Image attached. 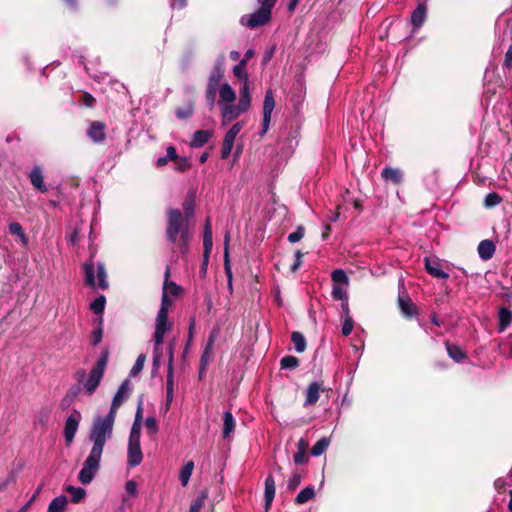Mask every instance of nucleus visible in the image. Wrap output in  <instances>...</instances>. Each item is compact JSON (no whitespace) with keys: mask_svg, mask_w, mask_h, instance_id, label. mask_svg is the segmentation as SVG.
I'll list each match as a JSON object with an SVG mask.
<instances>
[{"mask_svg":"<svg viewBox=\"0 0 512 512\" xmlns=\"http://www.w3.org/2000/svg\"><path fill=\"white\" fill-rule=\"evenodd\" d=\"M218 89L208 88L206 89V100L210 108H212L216 101V94Z\"/></svg>","mask_w":512,"mask_h":512,"instance_id":"obj_60","label":"nucleus"},{"mask_svg":"<svg viewBox=\"0 0 512 512\" xmlns=\"http://www.w3.org/2000/svg\"><path fill=\"white\" fill-rule=\"evenodd\" d=\"M504 65L507 68L512 69V44L509 46L505 54Z\"/></svg>","mask_w":512,"mask_h":512,"instance_id":"obj_64","label":"nucleus"},{"mask_svg":"<svg viewBox=\"0 0 512 512\" xmlns=\"http://www.w3.org/2000/svg\"><path fill=\"white\" fill-rule=\"evenodd\" d=\"M329 444H330V440L327 437H322L313 445V447L311 449V454L314 457H318V456L322 455L328 448Z\"/></svg>","mask_w":512,"mask_h":512,"instance_id":"obj_35","label":"nucleus"},{"mask_svg":"<svg viewBox=\"0 0 512 512\" xmlns=\"http://www.w3.org/2000/svg\"><path fill=\"white\" fill-rule=\"evenodd\" d=\"M67 502V498L64 495L55 497L49 503L47 512H64Z\"/></svg>","mask_w":512,"mask_h":512,"instance_id":"obj_29","label":"nucleus"},{"mask_svg":"<svg viewBox=\"0 0 512 512\" xmlns=\"http://www.w3.org/2000/svg\"><path fill=\"white\" fill-rule=\"evenodd\" d=\"M235 429V420L230 411H225L223 413V437L229 438L230 435L234 432Z\"/></svg>","mask_w":512,"mask_h":512,"instance_id":"obj_25","label":"nucleus"},{"mask_svg":"<svg viewBox=\"0 0 512 512\" xmlns=\"http://www.w3.org/2000/svg\"><path fill=\"white\" fill-rule=\"evenodd\" d=\"M301 481H302L301 474L298 472H293L288 480V483H287L288 490H290V491L296 490V488L300 485Z\"/></svg>","mask_w":512,"mask_h":512,"instance_id":"obj_49","label":"nucleus"},{"mask_svg":"<svg viewBox=\"0 0 512 512\" xmlns=\"http://www.w3.org/2000/svg\"><path fill=\"white\" fill-rule=\"evenodd\" d=\"M170 305H171V300L169 299V297L167 295V291H162L161 305H160L159 311L164 310L165 314L168 315Z\"/></svg>","mask_w":512,"mask_h":512,"instance_id":"obj_59","label":"nucleus"},{"mask_svg":"<svg viewBox=\"0 0 512 512\" xmlns=\"http://www.w3.org/2000/svg\"><path fill=\"white\" fill-rule=\"evenodd\" d=\"M495 245L490 240H482L478 245V254L482 260H489L493 257Z\"/></svg>","mask_w":512,"mask_h":512,"instance_id":"obj_20","label":"nucleus"},{"mask_svg":"<svg viewBox=\"0 0 512 512\" xmlns=\"http://www.w3.org/2000/svg\"><path fill=\"white\" fill-rule=\"evenodd\" d=\"M224 72L217 69H212L208 78L207 87L218 89L220 87V81L223 78Z\"/></svg>","mask_w":512,"mask_h":512,"instance_id":"obj_38","label":"nucleus"},{"mask_svg":"<svg viewBox=\"0 0 512 512\" xmlns=\"http://www.w3.org/2000/svg\"><path fill=\"white\" fill-rule=\"evenodd\" d=\"M185 217L184 219H189L194 213V204L193 201H186L183 205Z\"/></svg>","mask_w":512,"mask_h":512,"instance_id":"obj_63","label":"nucleus"},{"mask_svg":"<svg viewBox=\"0 0 512 512\" xmlns=\"http://www.w3.org/2000/svg\"><path fill=\"white\" fill-rule=\"evenodd\" d=\"M128 466L130 467H136L141 464L143 460V454L141 451L140 442H128Z\"/></svg>","mask_w":512,"mask_h":512,"instance_id":"obj_11","label":"nucleus"},{"mask_svg":"<svg viewBox=\"0 0 512 512\" xmlns=\"http://www.w3.org/2000/svg\"><path fill=\"white\" fill-rule=\"evenodd\" d=\"M211 137V133L206 130H198L194 132L192 140H191V147L193 148H199L202 147L204 144H206Z\"/></svg>","mask_w":512,"mask_h":512,"instance_id":"obj_24","label":"nucleus"},{"mask_svg":"<svg viewBox=\"0 0 512 512\" xmlns=\"http://www.w3.org/2000/svg\"><path fill=\"white\" fill-rule=\"evenodd\" d=\"M304 446H305V441L303 439H300L299 450L293 456L294 463L297 465L304 464L308 461V458H307L305 450H304Z\"/></svg>","mask_w":512,"mask_h":512,"instance_id":"obj_42","label":"nucleus"},{"mask_svg":"<svg viewBox=\"0 0 512 512\" xmlns=\"http://www.w3.org/2000/svg\"><path fill=\"white\" fill-rule=\"evenodd\" d=\"M276 493L275 480L272 474H269L265 479L264 488V510L269 512Z\"/></svg>","mask_w":512,"mask_h":512,"instance_id":"obj_10","label":"nucleus"},{"mask_svg":"<svg viewBox=\"0 0 512 512\" xmlns=\"http://www.w3.org/2000/svg\"><path fill=\"white\" fill-rule=\"evenodd\" d=\"M221 117L222 125L226 126L233 120L237 119L242 113L246 112L244 108H240V105L232 104H221Z\"/></svg>","mask_w":512,"mask_h":512,"instance_id":"obj_9","label":"nucleus"},{"mask_svg":"<svg viewBox=\"0 0 512 512\" xmlns=\"http://www.w3.org/2000/svg\"><path fill=\"white\" fill-rule=\"evenodd\" d=\"M219 92V106L232 104L236 100V93L228 83H223L217 90Z\"/></svg>","mask_w":512,"mask_h":512,"instance_id":"obj_14","label":"nucleus"},{"mask_svg":"<svg viewBox=\"0 0 512 512\" xmlns=\"http://www.w3.org/2000/svg\"><path fill=\"white\" fill-rule=\"evenodd\" d=\"M321 385L318 382H312L309 384L306 390L305 406L315 404L320 397Z\"/></svg>","mask_w":512,"mask_h":512,"instance_id":"obj_18","label":"nucleus"},{"mask_svg":"<svg viewBox=\"0 0 512 512\" xmlns=\"http://www.w3.org/2000/svg\"><path fill=\"white\" fill-rule=\"evenodd\" d=\"M130 391L129 387V380L126 379L122 382V384L119 386L116 394L113 397L114 402L122 404L127 398Z\"/></svg>","mask_w":512,"mask_h":512,"instance_id":"obj_30","label":"nucleus"},{"mask_svg":"<svg viewBox=\"0 0 512 512\" xmlns=\"http://www.w3.org/2000/svg\"><path fill=\"white\" fill-rule=\"evenodd\" d=\"M203 246H204V251L206 252V255L210 254L211 250H212V246H213L212 231H204Z\"/></svg>","mask_w":512,"mask_h":512,"instance_id":"obj_54","label":"nucleus"},{"mask_svg":"<svg viewBox=\"0 0 512 512\" xmlns=\"http://www.w3.org/2000/svg\"><path fill=\"white\" fill-rule=\"evenodd\" d=\"M125 490L130 496H132V497L137 496V493H138L137 483L133 480L127 481L125 484Z\"/></svg>","mask_w":512,"mask_h":512,"instance_id":"obj_62","label":"nucleus"},{"mask_svg":"<svg viewBox=\"0 0 512 512\" xmlns=\"http://www.w3.org/2000/svg\"><path fill=\"white\" fill-rule=\"evenodd\" d=\"M229 233H226L225 239H224V269L225 274L228 279V286L230 289H232V269H231V263H230V257H229Z\"/></svg>","mask_w":512,"mask_h":512,"instance_id":"obj_17","label":"nucleus"},{"mask_svg":"<svg viewBox=\"0 0 512 512\" xmlns=\"http://www.w3.org/2000/svg\"><path fill=\"white\" fill-rule=\"evenodd\" d=\"M82 419L81 413L74 409L65 421L64 426V438L66 443L69 445L73 442L75 435L78 431L79 423Z\"/></svg>","mask_w":512,"mask_h":512,"instance_id":"obj_6","label":"nucleus"},{"mask_svg":"<svg viewBox=\"0 0 512 512\" xmlns=\"http://www.w3.org/2000/svg\"><path fill=\"white\" fill-rule=\"evenodd\" d=\"M107 360V354L101 355L83 382V387L88 395H92L99 386L104 376Z\"/></svg>","mask_w":512,"mask_h":512,"instance_id":"obj_4","label":"nucleus"},{"mask_svg":"<svg viewBox=\"0 0 512 512\" xmlns=\"http://www.w3.org/2000/svg\"><path fill=\"white\" fill-rule=\"evenodd\" d=\"M163 341L161 340L159 343L156 341V338L153 337L154 342V348H153V370L152 372L155 373L161 366L164 352H163Z\"/></svg>","mask_w":512,"mask_h":512,"instance_id":"obj_19","label":"nucleus"},{"mask_svg":"<svg viewBox=\"0 0 512 512\" xmlns=\"http://www.w3.org/2000/svg\"><path fill=\"white\" fill-rule=\"evenodd\" d=\"M353 325H354V322L351 317L345 318L344 323L342 325V334L344 336L350 335L353 330Z\"/></svg>","mask_w":512,"mask_h":512,"instance_id":"obj_61","label":"nucleus"},{"mask_svg":"<svg viewBox=\"0 0 512 512\" xmlns=\"http://www.w3.org/2000/svg\"><path fill=\"white\" fill-rule=\"evenodd\" d=\"M66 491L71 495V500L74 503L81 502L86 495V491L81 487L68 486Z\"/></svg>","mask_w":512,"mask_h":512,"instance_id":"obj_39","label":"nucleus"},{"mask_svg":"<svg viewBox=\"0 0 512 512\" xmlns=\"http://www.w3.org/2000/svg\"><path fill=\"white\" fill-rule=\"evenodd\" d=\"M382 178L391 181L394 184H399L402 181L403 174L398 168L385 167L381 172Z\"/></svg>","mask_w":512,"mask_h":512,"instance_id":"obj_22","label":"nucleus"},{"mask_svg":"<svg viewBox=\"0 0 512 512\" xmlns=\"http://www.w3.org/2000/svg\"><path fill=\"white\" fill-rule=\"evenodd\" d=\"M194 469V462L188 461L185 463V465L181 468L179 473V480L182 484V486H186L190 480V477L192 475Z\"/></svg>","mask_w":512,"mask_h":512,"instance_id":"obj_31","label":"nucleus"},{"mask_svg":"<svg viewBox=\"0 0 512 512\" xmlns=\"http://www.w3.org/2000/svg\"><path fill=\"white\" fill-rule=\"evenodd\" d=\"M315 496V491L313 486H307L302 489L295 498L296 504H304L311 500Z\"/></svg>","mask_w":512,"mask_h":512,"instance_id":"obj_33","label":"nucleus"},{"mask_svg":"<svg viewBox=\"0 0 512 512\" xmlns=\"http://www.w3.org/2000/svg\"><path fill=\"white\" fill-rule=\"evenodd\" d=\"M233 74L236 78L243 81V83L249 82V76L246 72V66L244 65V62H239L233 67Z\"/></svg>","mask_w":512,"mask_h":512,"instance_id":"obj_40","label":"nucleus"},{"mask_svg":"<svg viewBox=\"0 0 512 512\" xmlns=\"http://www.w3.org/2000/svg\"><path fill=\"white\" fill-rule=\"evenodd\" d=\"M332 297L334 300L345 301L348 299L346 286L333 285Z\"/></svg>","mask_w":512,"mask_h":512,"instance_id":"obj_47","label":"nucleus"},{"mask_svg":"<svg viewBox=\"0 0 512 512\" xmlns=\"http://www.w3.org/2000/svg\"><path fill=\"white\" fill-rule=\"evenodd\" d=\"M426 19V6L419 4L411 14V24L413 25V32H416L424 23Z\"/></svg>","mask_w":512,"mask_h":512,"instance_id":"obj_16","label":"nucleus"},{"mask_svg":"<svg viewBox=\"0 0 512 512\" xmlns=\"http://www.w3.org/2000/svg\"><path fill=\"white\" fill-rule=\"evenodd\" d=\"M502 202V197L496 192L488 193L484 199V206L486 208H492Z\"/></svg>","mask_w":512,"mask_h":512,"instance_id":"obj_45","label":"nucleus"},{"mask_svg":"<svg viewBox=\"0 0 512 512\" xmlns=\"http://www.w3.org/2000/svg\"><path fill=\"white\" fill-rule=\"evenodd\" d=\"M102 322H103V319L100 318L99 324L102 325ZM102 336H103V330H102V327L99 326L97 329L93 330V332H92V335H91L92 344L98 345L102 340Z\"/></svg>","mask_w":512,"mask_h":512,"instance_id":"obj_56","label":"nucleus"},{"mask_svg":"<svg viewBox=\"0 0 512 512\" xmlns=\"http://www.w3.org/2000/svg\"><path fill=\"white\" fill-rule=\"evenodd\" d=\"M42 489H43V485L41 484L37 487L36 491L33 493V495L28 500V502L24 506H22L17 512H26L27 509L32 505V503L37 499V497L41 493Z\"/></svg>","mask_w":512,"mask_h":512,"instance_id":"obj_58","label":"nucleus"},{"mask_svg":"<svg viewBox=\"0 0 512 512\" xmlns=\"http://www.w3.org/2000/svg\"><path fill=\"white\" fill-rule=\"evenodd\" d=\"M250 104H251V96H250L249 82L243 83V86L240 89V99H239L238 105H240V108H244L247 111L250 108Z\"/></svg>","mask_w":512,"mask_h":512,"instance_id":"obj_27","label":"nucleus"},{"mask_svg":"<svg viewBox=\"0 0 512 512\" xmlns=\"http://www.w3.org/2000/svg\"><path fill=\"white\" fill-rule=\"evenodd\" d=\"M31 184L35 189L41 193L47 192V186L44 183L42 169L39 166H34L29 174Z\"/></svg>","mask_w":512,"mask_h":512,"instance_id":"obj_13","label":"nucleus"},{"mask_svg":"<svg viewBox=\"0 0 512 512\" xmlns=\"http://www.w3.org/2000/svg\"><path fill=\"white\" fill-rule=\"evenodd\" d=\"M166 391L174 392V365L171 363H168Z\"/></svg>","mask_w":512,"mask_h":512,"instance_id":"obj_50","label":"nucleus"},{"mask_svg":"<svg viewBox=\"0 0 512 512\" xmlns=\"http://www.w3.org/2000/svg\"><path fill=\"white\" fill-rule=\"evenodd\" d=\"M120 405L121 404L112 401L108 414L101 416V418L114 425L116 412Z\"/></svg>","mask_w":512,"mask_h":512,"instance_id":"obj_52","label":"nucleus"},{"mask_svg":"<svg viewBox=\"0 0 512 512\" xmlns=\"http://www.w3.org/2000/svg\"><path fill=\"white\" fill-rule=\"evenodd\" d=\"M270 19L271 12L263 7H260L252 14L243 15L240 19V23L249 28H257L268 23Z\"/></svg>","mask_w":512,"mask_h":512,"instance_id":"obj_5","label":"nucleus"},{"mask_svg":"<svg viewBox=\"0 0 512 512\" xmlns=\"http://www.w3.org/2000/svg\"><path fill=\"white\" fill-rule=\"evenodd\" d=\"M120 405L121 404L112 401L108 414L101 416V418L114 425L116 412Z\"/></svg>","mask_w":512,"mask_h":512,"instance_id":"obj_53","label":"nucleus"},{"mask_svg":"<svg viewBox=\"0 0 512 512\" xmlns=\"http://www.w3.org/2000/svg\"><path fill=\"white\" fill-rule=\"evenodd\" d=\"M498 318V331L501 333L512 323V311L506 307H501L499 309Z\"/></svg>","mask_w":512,"mask_h":512,"instance_id":"obj_21","label":"nucleus"},{"mask_svg":"<svg viewBox=\"0 0 512 512\" xmlns=\"http://www.w3.org/2000/svg\"><path fill=\"white\" fill-rule=\"evenodd\" d=\"M280 365L282 369H295L299 365V360L291 355L284 356L281 361Z\"/></svg>","mask_w":512,"mask_h":512,"instance_id":"obj_46","label":"nucleus"},{"mask_svg":"<svg viewBox=\"0 0 512 512\" xmlns=\"http://www.w3.org/2000/svg\"><path fill=\"white\" fill-rule=\"evenodd\" d=\"M172 324L168 321V315L165 314V311H158L156 321H155V331L154 336L156 341L159 343L161 340H164L165 334L171 329Z\"/></svg>","mask_w":512,"mask_h":512,"instance_id":"obj_8","label":"nucleus"},{"mask_svg":"<svg viewBox=\"0 0 512 512\" xmlns=\"http://www.w3.org/2000/svg\"><path fill=\"white\" fill-rule=\"evenodd\" d=\"M166 236L168 241L185 253L188 248V221L179 209L167 211Z\"/></svg>","mask_w":512,"mask_h":512,"instance_id":"obj_2","label":"nucleus"},{"mask_svg":"<svg viewBox=\"0 0 512 512\" xmlns=\"http://www.w3.org/2000/svg\"><path fill=\"white\" fill-rule=\"evenodd\" d=\"M169 276H170V270H169V268H167L166 272H165V281H164V285H163V291H167V295L171 294L172 296H178L181 293L182 289L175 282L168 281Z\"/></svg>","mask_w":512,"mask_h":512,"instance_id":"obj_28","label":"nucleus"},{"mask_svg":"<svg viewBox=\"0 0 512 512\" xmlns=\"http://www.w3.org/2000/svg\"><path fill=\"white\" fill-rule=\"evenodd\" d=\"M242 127H243V122H237L234 125H232V127L226 132L224 139H223L222 149H221V158L222 159H227L229 157V155L233 149L235 138L241 131Z\"/></svg>","mask_w":512,"mask_h":512,"instance_id":"obj_7","label":"nucleus"},{"mask_svg":"<svg viewBox=\"0 0 512 512\" xmlns=\"http://www.w3.org/2000/svg\"><path fill=\"white\" fill-rule=\"evenodd\" d=\"M85 283L93 289L106 290L109 287L107 273L103 263H94L92 260L84 264Z\"/></svg>","mask_w":512,"mask_h":512,"instance_id":"obj_3","label":"nucleus"},{"mask_svg":"<svg viewBox=\"0 0 512 512\" xmlns=\"http://www.w3.org/2000/svg\"><path fill=\"white\" fill-rule=\"evenodd\" d=\"M106 298L104 295L98 296L91 304L90 309L98 315H101L105 309Z\"/></svg>","mask_w":512,"mask_h":512,"instance_id":"obj_43","label":"nucleus"},{"mask_svg":"<svg viewBox=\"0 0 512 512\" xmlns=\"http://www.w3.org/2000/svg\"><path fill=\"white\" fill-rule=\"evenodd\" d=\"M113 426L101 416L94 418L89 431V439L93 445L78 474V480L83 485L90 484L99 471L104 446L112 437Z\"/></svg>","mask_w":512,"mask_h":512,"instance_id":"obj_1","label":"nucleus"},{"mask_svg":"<svg viewBox=\"0 0 512 512\" xmlns=\"http://www.w3.org/2000/svg\"><path fill=\"white\" fill-rule=\"evenodd\" d=\"M175 113L178 119L186 120L193 115L194 106L192 103H188L184 107L178 108Z\"/></svg>","mask_w":512,"mask_h":512,"instance_id":"obj_44","label":"nucleus"},{"mask_svg":"<svg viewBox=\"0 0 512 512\" xmlns=\"http://www.w3.org/2000/svg\"><path fill=\"white\" fill-rule=\"evenodd\" d=\"M145 426L150 435H154L158 431V424L155 417H147L145 420Z\"/></svg>","mask_w":512,"mask_h":512,"instance_id":"obj_55","label":"nucleus"},{"mask_svg":"<svg viewBox=\"0 0 512 512\" xmlns=\"http://www.w3.org/2000/svg\"><path fill=\"white\" fill-rule=\"evenodd\" d=\"M303 236H304V228L302 226H298L294 232H292L288 235V240L291 243H296V242L300 241L303 238Z\"/></svg>","mask_w":512,"mask_h":512,"instance_id":"obj_57","label":"nucleus"},{"mask_svg":"<svg viewBox=\"0 0 512 512\" xmlns=\"http://www.w3.org/2000/svg\"><path fill=\"white\" fill-rule=\"evenodd\" d=\"M9 232H10V234L19 237L24 245L27 244L28 238L25 235L23 228L19 223L13 222V223L9 224Z\"/></svg>","mask_w":512,"mask_h":512,"instance_id":"obj_41","label":"nucleus"},{"mask_svg":"<svg viewBox=\"0 0 512 512\" xmlns=\"http://www.w3.org/2000/svg\"><path fill=\"white\" fill-rule=\"evenodd\" d=\"M105 130H106V126L104 123L95 121V122L91 123V125L87 131V135L95 143H101L106 138Z\"/></svg>","mask_w":512,"mask_h":512,"instance_id":"obj_12","label":"nucleus"},{"mask_svg":"<svg viewBox=\"0 0 512 512\" xmlns=\"http://www.w3.org/2000/svg\"><path fill=\"white\" fill-rule=\"evenodd\" d=\"M445 346L449 357L452 358L456 363H461L467 359V355L459 346L450 344L449 342H446Z\"/></svg>","mask_w":512,"mask_h":512,"instance_id":"obj_23","label":"nucleus"},{"mask_svg":"<svg viewBox=\"0 0 512 512\" xmlns=\"http://www.w3.org/2000/svg\"><path fill=\"white\" fill-rule=\"evenodd\" d=\"M145 359H146V357L144 354H140L137 357L133 367L130 370V373H129L130 377H135L142 371V369L144 367Z\"/></svg>","mask_w":512,"mask_h":512,"instance_id":"obj_48","label":"nucleus"},{"mask_svg":"<svg viewBox=\"0 0 512 512\" xmlns=\"http://www.w3.org/2000/svg\"><path fill=\"white\" fill-rule=\"evenodd\" d=\"M291 341L294 345L295 351L302 353L306 349V340L302 333L294 331L291 334Z\"/></svg>","mask_w":512,"mask_h":512,"instance_id":"obj_32","label":"nucleus"},{"mask_svg":"<svg viewBox=\"0 0 512 512\" xmlns=\"http://www.w3.org/2000/svg\"><path fill=\"white\" fill-rule=\"evenodd\" d=\"M140 435L141 425L137 423V421H134L129 435V442H140Z\"/></svg>","mask_w":512,"mask_h":512,"instance_id":"obj_51","label":"nucleus"},{"mask_svg":"<svg viewBox=\"0 0 512 512\" xmlns=\"http://www.w3.org/2000/svg\"><path fill=\"white\" fill-rule=\"evenodd\" d=\"M334 285L348 286L349 279L346 272L342 269H336L331 274Z\"/></svg>","mask_w":512,"mask_h":512,"instance_id":"obj_36","label":"nucleus"},{"mask_svg":"<svg viewBox=\"0 0 512 512\" xmlns=\"http://www.w3.org/2000/svg\"><path fill=\"white\" fill-rule=\"evenodd\" d=\"M212 352H213V347L205 346L204 351L201 355V359H200V371H199L200 377L203 376V374L206 371V366L212 359Z\"/></svg>","mask_w":512,"mask_h":512,"instance_id":"obj_37","label":"nucleus"},{"mask_svg":"<svg viewBox=\"0 0 512 512\" xmlns=\"http://www.w3.org/2000/svg\"><path fill=\"white\" fill-rule=\"evenodd\" d=\"M398 303L402 313L406 317L411 318L416 314L415 306L409 298L399 296Z\"/></svg>","mask_w":512,"mask_h":512,"instance_id":"obj_26","label":"nucleus"},{"mask_svg":"<svg viewBox=\"0 0 512 512\" xmlns=\"http://www.w3.org/2000/svg\"><path fill=\"white\" fill-rule=\"evenodd\" d=\"M275 107L273 91L267 90L263 102V115H271Z\"/></svg>","mask_w":512,"mask_h":512,"instance_id":"obj_34","label":"nucleus"},{"mask_svg":"<svg viewBox=\"0 0 512 512\" xmlns=\"http://www.w3.org/2000/svg\"><path fill=\"white\" fill-rule=\"evenodd\" d=\"M424 261L426 271L431 276L439 279H447L449 277V274L441 269V265L437 260H431L430 258L426 257Z\"/></svg>","mask_w":512,"mask_h":512,"instance_id":"obj_15","label":"nucleus"}]
</instances>
